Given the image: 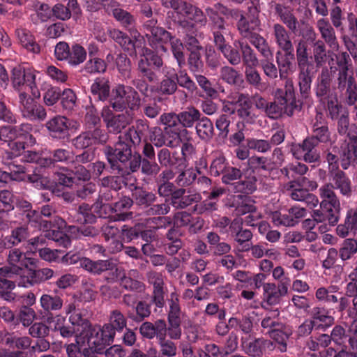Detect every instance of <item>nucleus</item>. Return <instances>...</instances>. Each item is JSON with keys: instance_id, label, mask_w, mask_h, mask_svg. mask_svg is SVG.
<instances>
[{"instance_id": "obj_35", "label": "nucleus", "mask_w": 357, "mask_h": 357, "mask_svg": "<svg viewBox=\"0 0 357 357\" xmlns=\"http://www.w3.org/2000/svg\"><path fill=\"white\" fill-rule=\"evenodd\" d=\"M109 130L113 132H121L131 121V118L123 114L112 116L106 119Z\"/></svg>"}, {"instance_id": "obj_5", "label": "nucleus", "mask_w": 357, "mask_h": 357, "mask_svg": "<svg viewBox=\"0 0 357 357\" xmlns=\"http://www.w3.org/2000/svg\"><path fill=\"white\" fill-rule=\"evenodd\" d=\"M20 109L22 117L31 121H43L47 116L44 107L26 92L19 93Z\"/></svg>"}, {"instance_id": "obj_4", "label": "nucleus", "mask_w": 357, "mask_h": 357, "mask_svg": "<svg viewBox=\"0 0 357 357\" xmlns=\"http://www.w3.org/2000/svg\"><path fill=\"white\" fill-rule=\"evenodd\" d=\"M333 188L331 183L325 184L319 188V195L322 199L320 203L321 211L327 214L328 221L333 225L337 222V214L341 208L340 201Z\"/></svg>"}, {"instance_id": "obj_42", "label": "nucleus", "mask_w": 357, "mask_h": 357, "mask_svg": "<svg viewBox=\"0 0 357 357\" xmlns=\"http://www.w3.org/2000/svg\"><path fill=\"white\" fill-rule=\"evenodd\" d=\"M245 351L253 356H259L262 353L263 348L269 342L263 340H255L243 343Z\"/></svg>"}, {"instance_id": "obj_60", "label": "nucleus", "mask_w": 357, "mask_h": 357, "mask_svg": "<svg viewBox=\"0 0 357 357\" xmlns=\"http://www.w3.org/2000/svg\"><path fill=\"white\" fill-rule=\"evenodd\" d=\"M111 328L115 331H121L126 326L123 315L119 311H113L110 316L109 324Z\"/></svg>"}, {"instance_id": "obj_13", "label": "nucleus", "mask_w": 357, "mask_h": 357, "mask_svg": "<svg viewBox=\"0 0 357 357\" xmlns=\"http://www.w3.org/2000/svg\"><path fill=\"white\" fill-rule=\"evenodd\" d=\"M315 146L316 140L314 138H308L302 144L294 145L291 151L296 159L313 162L319 158V154L314 149Z\"/></svg>"}, {"instance_id": "obj_51", "label": "nucleus", "mask_w": 357, "mask_h": 357, "mask_svg": "<svg viewBox=\"0 0 357 357\" xmlns=\"http://www.w3.org/2000/svg\"><path fill=\"white\" fill-rule=\"evenodd\" d=\"M279 314L277 310L269 312L261 321L262 327L264 328H269V330L276 328L277 327L282 328V324L278 321Z\"/></svg>"}, {"instance_id": "obj_14", "label": "nucleus", "mask_w": 357, "mask_h": 357, "mask_svg": "<svg viewBox=\"0 0 357 357\" xmlns=\"http://www.w3.org/2000/svg\"><path fill=\"white\" fill-rule=\"evenodd\" d=\"M40 305L44 312L43 319L48 324L54 321L52 312L60 310L63 307V300L57 295L44 294L40 298Z\"/></svg>"}, {"instance_id": "obj_39", "label": "nucleus", "mask_w": 357, "mask_h": 357, "mask_svg": "<svg viewBox=\"0 0 357 357\" xmlns=\"http://www.w3.org/2000/svg\"><path fill=\"white\" fill-rule=\"evenodd\" d=\"M223 193V190L220 188L213 190L208 199H206L200 206L197 208L199 213L205 211H213L217 209L216 199Z\"/></svg>"}, {"instance_id": "obj_18", "label": "nucleus", "mask_w": 357, "mask_h": 357, "mask_svg": "<svg viewBox=\"0 0 357 357\" xmlns=\"http://www.w3.org/2000/svg\"><path fill=\"white\" fill-rule=\"evenodd\" d=\"M296 56L298 64L301 70L300 82L301 90L305 88V90L309 87L310 78L308 77L307 68L309 66L308 56L307 53V44L305 41L299 42L296 49Z\"/></svg>"}, {"instance_id": "obj_7", "label": "nucleus", "mask_w": 357, "mask_h": 357, "mask_svg": "<svg viewBox=\"0 0 357 357\" xmlns=\"http://www.w3.org/2000/svg\"><path fill=\"white\" fill-rule=\"evenodd\" d=\"M12 84L15 90L19 93L22 92L23 87H28L35 97H40V93L36 88V75L30 69L21 66L15 67L12 70Z\"/></svg>"}, {"instance_id": "obj_23", "label": "nucleus", "mask_w": 357, "mask_h": 357, "mask_svg": "<svg viewBox=\"0 0 357 357\" xmlns=\"http://www.w3.org/2000/svg\"><path fill=\"white\" fill-rule=\"evenodd\" d=\"M75 218L76 221L80 224L79 226L72 227L73 231H77V237L89 236V226L87 225L89 219V206L88 204L83 203L79 206Z\"/></svg>"}, {"instance_id": "obj_55", "label": "nucleus", "mask_w": 357, "mask_h": 357, "mask_svg": "<svg viewBox=\"0 0 357 357\" xmlns=\"http://www.w3.org/2000/svg\"><path fill=\"white\" fill-rule=\"evenodd\" d=\"M235 105L237 107L236 111L241 117L245 118L249 115L250 102L248 97L242 94L238 95Z\"/></svg>"}, {"instance_id": "obj_48", "label": "nucleus", "mask_w": 357, "mask_h": 357, "mask_svg": "<svg viewBox=\"0 0 357 357\" xmlns=\"http://www.w3.org/2000/svg\"><path fill=\"white\" fill-rule=\"evenodd\" d=\"M109 35L125 50H132L135 48L132 41L121 31L117 29L111 30Z\"/></svg>"}, {"instance_id": "obj_49", "label": "nucleus", "mask_w": 357, "mask_h": 357, "mask_svg": "<svg viewBox=\"0 0 357 357\" xmlns=\"http://www.w3.org/2000/svg\"><path fill=\"white\" fill-rule=\"evenodd\" d=\"M8 169L10 172V176H11L13 181H26L27 174L23 165H16L14 162H10L8 163Z\"/></svg>"}, {"instance_id": "obj_46", "label": "nucleus", "mask_w": 357, "mask_h": 357, "mask_svg": "<svg viewBox=\"0 0 357 357\" xmlns=\"http://www.w3.org/2000/svg\"><path fill=\"white\" fill-rule=\"evenodd\" d=\"M167 78L160 84V91L164 93H173L176 89V73L174 70L167 72Z\"/></svg>"}, {"instance_id": "obj_44", "label": "nucleus", "mask_w": 357, "mask_h": 357, "mask_svg": "<svg viewBox=\"0 0 357 357\" xmlns=\"http://www.w3.org/2000/svg\"><path fill=\"white\" fill-rule=\"evenodd\" d=\"M268 218L272 220L275 226L291 227L295 225L294 218L287 214L282 215L278 211H274L268 213Z\"/></svg>"}, {"instance_id": "obj_40", "label": "nucleus", "mask_w": 357, "mask_h": 357, "mask_svg": "<svg viewBox=\"0 0 357 357\" xmlns=\"http://www.w3.org/2000/svg\"><path fill=\"white\" fill-rule=\"evenodd\" d=\"M200 116L199 112L195 108H189L188 110L178 115V120L185 127H192Z\"/></svg>"}, {"instance_id": "obj_33", "label": "nucleus", "mask_w": 357, "mask_h": 357, "mask_svg": "<svg viewBox=\"0 0 357 357\" xmlns=\"http://www.w3.org/2000/svg\"><path fill=\"white\" fill-rule=\"evenodd\" d=\"M275 36L279 47L285 52L292 51V44L284 28L280 24L274 26Z\"/></svg>"}, {"instance_id": "obj_8", "label": "nucleus", "mask_w": 357, "mask_h": 357, "mask_svg": "<svg viewBox=\"0 0 357 357\" xmlns=\"http://www.w3.org/2000/svg\"><path fill=\"white\" fill-rule=\"evenodd\" d=\"M89 318L86 314H83L81 312L75 311L69 317V322L71 325L55 327V330L59 331L60 335L64 338L71 337L78 333L81 334L84 331L89 332Z\"/></svg>"}, {"instance_id": "obj_11", "label": "nucleus", "mask_w": 357, "mask_h": 357, "mask_svg": "<svg viewBox=\"0 0 357 357\" xmlns=\"http://www.w3.org/2000/svg\"><path fill=\"white\" fill-rule=\"evenodd\" d=\"M27 223L19 224L15 227H13L11 225V230L9 234L6 235L2 242L3 247L7 250L6 253V261H8L10 252H12L13 250H18L22 251L20 248H16L18 245L21 243H24L26 241L29 236V231L28 227L26 225Z\"/></svg>"}, {"instance_id": "obj_15", "label": "nucleus", "mask_w": 357, "mask_h": 357, "mask_svg": "<svg viewBox=\"0 0 357 357\" xmlns=\"http://www.w3.org/2000/svg\"><path fill=\"white\" fill-rule=\"evenodd\" d=\"M349 142L342 154V167L347 169L349 166L357 162V127L351 126L348 133Z\"/></svg>"}, {"instance_id": "obj_50", "label": "nucleus", "mask_w": 357, "mask_h": 357, "mask_svg": "<svg viewBox=\"0 0 357 357\" xmlns=\"http://www.w3.org/2000/svg\"><path fill=\"white\" fill-rule=\"evenodd\" d=\"M50 332V327L43 322H35L29 328V333L33 337H46Z\"/></svg>"}, {"instance_id": "obj_29", "label": "nucleus", "mask_w": 357, "mask_h": 357, "mask_svg": "<svg viewBox=\"0 0 357 357\" xmlns=\"http://www.w3.org/2000/svg\"><path fill=\"white\" fill-rule=\"evenodd\" d=\"M206 11L214 24V29H222L224 23L221 15H226L227 9L218 3L215 5L213 8H207Z\"/></svg>"}, {"instance_id": "obj_64", "label": "nucleus", "mask_w": 357, "mask_h": 357, "mask_svg": "<svg viewBox=\"0 0 357 357\" xmlns=\"http://www.w3.org/2000/svg\"><path fill=\"white\" fill-rule=\"evenodd\" d=\"M226 169L225 158L223 156H218L211 163L210 172L215 176L225 173Z\"/></svg>"}, {"instance_id": "obj_16", "label": "nucleus", "mask_w": 357, "mask_h": 357, "mask_svg": "<svg viewBox=\"0 0 357 357\" xmlns=\"http://www.w3.org/2000/svg\"><path fill=\"white\" fill-rule=\"evenodd\" d=\"M70 126V121L63 116H56L50 119L45 124L50 135L59 139L68 138Z\"/></svg>"}, {"instance_id": "obj_63", "label": "nucleus", "mask_w": 357, "mask_h": 357, "mask_svg": "<svg viewBox=\"0 0 357 357\" xmlns=\"http://www.w3.org/2000/svg\"><path fill=\"white\" fill-rule=\"evenodd\" d=\"M70 47L66 42H59L54 48V56L57 60L67 61L69 56Z\"/></svg>"}, {"instance_id": "obj_45", "label": "nucleus", "mask_w": 357, "mask_h": 357, "mask_svg": "<svg viewBox=\"0 0 357 357\" xmlns=\"http://www.w3.org/2000/svg\"><path fill=\"white\" fill-rule=\"evenodd\" d=\"M35 316L36 312L33 308L28 306H22L17 316H16L17 325L20 323H22L24 326L31 325Z\"/></svg>"}, {"instance_id": "obj_30", "label": "nucleus", "mask_w": 357, "mask_h": 357, "mask_svg": "<svg viewBox=\"0 0 357 357\" xmlns=\"http://www.w3.org/2000/svg\"><path fill=\"white\" fill-rule=\"evenodd\" d=\"M313 324H318L319 326H329L334 321L329 312L324 308L314 307L312 310Z\"/></svg>"}, {"instance_id": "obj_41", "label": "nucleus", "mask_w": 357, "mask_h": 357, "mask_svg": "<svg viewBox=\"0 0 357 357\" xmlns=\"http://www.w3.org/2000/svg\"><path fill=\"white\" fill-rule=\"evenodd\" d=\"M63 109L67 112H71L76 106L77 97L74 91L70 89L61 91L60 96Z\"/></svg>"}, {"instance_id": "obj_61", "label": "nucleus", "mask_w": 357, "mask_h": 357, "mask_svg": "<svg viewBox=\"0 0 357 357\" xmlns=\"http://www.w3.org/2000/svg\"><path fill=\"white\" fill-rule=\"evenodd\" d=\"M0 318L13 329H15L16 326H17V317L8 307H0Z\"/></svg>"}, {"instance_id": "obj_43", "label": "nucleus", "mask_w": 357, "mask_h": 357, "mask_svg": "<svg viewBox=\"0 0 357 357\" xmlns=\"http://www.w3.org/2000/svg\"><path fill=\"white\" fill-rule=\"evenodd\" d=\"M250 43L267 59L272 57V54L266 43V40L260 36L252 33L248 37Z\"/></svg>"}, {"instance_id": "obj_24", "label": "nucleus", "mask_w": 357, "mask_h": 357, "mask_svg": "<svg viewBox=\"0 0 357 357\" xmlns=\"http://www.w3.org/2000/svg\"><path fill=\"white\" fill-rule=\"evenodd\" d=\"M15 34L20 44L28 52L34 54H38L40 52V46L36 41L35 36L29 30L24 28H19L16 29Z\"/></svg>"}, {"instance_id": "obj_20", "label": "nucleus", "mask_w": 357, "mask_h": 357, "mask_svg": "<svg viewBox=\"0 0 357 357\" xmlns=\"http://www.w3.org/2000/svg\"><path fill=\"white\" fill-rule=\"evenodd\" d=\"M263 290V305L266 307L278 303L280 297L287 294L288 289L284 284L277 287L274 283H266Z\"/></svg>"}, {"instance_id": "obj_37", "label": "nucleus", "mask_w": 357, "mask_h": 357, "mask_svg": "<svg viewBox=\"0 0 357 357\" xmlns=\"http://www.w3.org/2000/svg\"><path fill=\"white\" fill-rule=\"evenodd\" d=\"M86 59V50L79 44H74L70 50L68 63L71 66H77Z\"/></svg>"}, {"instance_id": "obj_47", "label": "nucleus", "mask_w": 357, "mask_h": 357, "mask_svg": "<svg viewBox=\"0 0 357 357\" xmlns=\"http://www.w3.org/2000/svg\"><path fill=\"white\" fill-rule=\"evenodd\" d=\"M198 135L203 139H208L213 135V124L208 119H202L197 125Z\"/></svg>"}, {"instance_id": "obj_9", "label": "nucleus", "mask_w": 357, "mask_h": 357, "mask_svg": "<svg viewBox=\"0 0 357 357\" xmlns=\"http://www.w3.org/2000/svg\"><path fill=\"white\" fill-rule=\"evenodd\" d=\"M119 142L114 151L112 156L121 162H125L131 157L130 144H137L140 137L135 129L129 128L124 135H120Z\"/></svg>"}, {"instance_id": "obj_2", "label": "nucleus", "mask_w": 357, "mask_h": 357, "mask_svg": "<svg viewBox=\"0 0 357 357\" xmlns=\"http://www.w3.org/2000/svg\"><path fill=\"white\" fill-rule=\"evenodd\" d=\"M9 259H12L17 261L15 265L21 268L20 274L16 275L17 284L20 287H30L40 284L37 269L29 268V264H33V259L28 258L23 251L13 250L10 252Z\"/></svg>"}, {"instance_id": "obj_57", "label": "nucleus", "mask_w": 357, "mask_h": 357, "mask_svg": "<svg viewBox=\"0 0 357 357\" xmlns=\"http://www.w3.org/2000/svg\"><path fill=\"white\" fill-rule=\"evenodd\" d=\"M279 105L275 102H271L269 105L266 107V114L272 119H276L281 115L283 111L286 112L289 104H282V100L278 99Z\"/></svg>"}, {"instance_id": "obj_56", "label": "nucleus", "mask_w": 357, "mask_h": 357, "mask_svg": "<svg viewBox=\"0 0 357 357\" xmlns=\"http://www.w3.org/2000/svg\"><path fill=\"white\" fill-rule=\"evenodd\" d=\"M0 121L9 124H15L17 123L15 114L6 105L5 102L1 100H0Z\"/></svg>"}, {"instance_id": "obj_6", "label": "nucleus", "mask_w": 357, "mask_h": 357, "mask_svg": "<svg viewBox=\"0 0 357 357\" xmlns=\"http://www.w3.org/2000/svg\"><path fill=\"white\" fill-rule=\"evenodd\" d=\"M162 3L167 8H172L177 14L175 20L181 21V17H186L188 20L195 21V23L204 24L206 18L202 11L191 5H188L181 0H162Z\"/></svg>"}, {"instance_id": "obj_38", "label": "nucleus", "mask_w": 357, "mask_h": 357, "mask_svg": "<svg viewBox=\"0 0 357 357\" xmlns=\"http://www.w3.org/2000/svg\"><path fill=\"white\" fill-rule=\"evenodd\" d=\"M338 252L342 261L350 259L357 252V241L354 238L344 240Z\"/></svg>"}, {"instance_id": "obj_10", "label": "nucleus", "mask_w": 357, "mask_h": 357, "mask_svg": "<svg viewBox=\"0 0 357 357\" xmlns=\"http://www.w3.org/2000/svg\"><path fill=\"white\" fill-rule=\"evenodd\" d=\"M115 335L109 325L103 327L95 326L91 328V351L100 353L107 345L110 344Z\"/></svg>"}, {"instance_id": "obj_31", "label": "nucleus", "mask_w": 357, "mask_h": 357, "mask_svg": "<svg viewBox=\"0 0 357 357\" xmlns=\"http://www.w3.org/2000/svg\"><path fill=\"white\" fill-rule=\"evenodd\" d=\"M5 343L12 349H26L31 344V340L27 336L20 337L14 333L5 337Z\"/></svg>"}, {"instance_id": "obj_3", "label": "nucleus", "mask_w": 357, "mask_h": 357, "mask_svg": "<svg viewBox=\"0 0 357 357\" xmlns=\"http://www.w3.org/2000/svg\"><path fill=\"white\" fill-rule=\"evenodd\" d=\"M17 261L14 259L6 261V264L0 267V297L5 301H11L15 298L13 290L15 288V282L9 279L16 278V275L20 274L21 268L15 265Z\"/></svg>"}, {"instance_id": "obj_27", "label": "nucleus", "mask_w": 357, "mask_h": 357, "mask_svg": "<svg viewBox=\"0 0 357 357\" xmlns=\"http://www.w3.org/2000/svg\"><path fill=\"white\" fill-rule=\"evenodd\" d=\"M270 337L275 340L278 344V348L281 352H284L287 349L286 342L291 334L290 330L282 325V328H273L268 331Z\"/></svg>"}, {"instance_id": "obj_12", "label": "nucleus", "mask_w": 357, "mask_h": 357, "mask_svg": "<svg viewBox=\"0 0 357 357\" xmlns=\"http://www.w3.org/2000/svg\"><path fill=\"white\" fill-rule=\"evenodd\" d=\"M112 107L116 110H121L126 105L134 109L139 104L137 93L132 89L123 86H118L113 91Z\"/></svg>"}, {"instance_id": "obj_32", "label": "nucleus", "mask_w": 357, "mask_h": 357, "mask_svg": "<svg viewBox=\"0 0 357 357\" xmlns=\"http://www.w3.org/2000/svg\"><path fill=\"white\" fill-rule=\"evenodd\" d=\"M292 51L286 52L285 56H281L280 53H278L277 62L280 66V75L281 78H284L289 73H292L293 64L292 61L294 59V54L291 53Z\"/></svg>"}, {"instance_id": "obj_53", "label": "nucleus", "mask_w": 357, "mask_h": 357, "mask_svg": "<svg viewBox=\"0 0 357 357\" xmlns=\"http://www.w3.org/2000/svg\"><path fill=\"white\" fill-rule=\"evenodd\" d=\"M169 302V312L168 320L180 319L181 310L178 304V295L176 292L172 293Z\"/></svg>"}, {"instance_id": "obj_26", "label": "nucleus", "mask_w": 357, "mask_h": 357, "mask_svg": "<svg viewBox=\"0 0 357 357\" xmlns=\"http://www.w3.org/2000/svg\"><path fill=\"white\" fill-rule=\"evenodd\" d=\"M17 139L26 142L27 145L32 146L36 144V139L31 134L33 126L29 123H22L18 126H13Z\"/></svg>"}, {"instance_id": "obj_22", "label": "nucleus", "mask_w": 357, "mask_h": 357, "mask_svg": "<svg viewBox=\"0 0 357 357\" xmlns=\"http://www.w3.org/2000/svg\"><path fill=\"white\" fill-rule=\"evenodd\" d=\"M17 208L20 211L24 222L36 227L41 223V217L39 212L32 209V204L24 199L18 200L16 203Z\"/></svg>"}, {"instance_id": "obj_21", "label": "nucleus", "mask_w": 357, "mask_h": 357, "mask_svg": "<svg viewBox=\"0 0 357 357\" xmlns=\"http://www.w3.org/2000/svg\"><path fill=\"white\" fill-rule=\"evenodd\" d=\"M291 190L289 192L291 197L296 201H304L307 195L308 190H312L317 188L316 182L310 181L303 177L298 182H292L290 185Z\"/></svg>"}, {"instance_id": "obj_28", "label": "nucleus", "mask_w": 357, "mask_h": 357, "mask_svg": "<svg viewBox=\"0 0 357 357\" xmlns=\"http://www.w3.org/2000/svg\"><path fill=\"white\" fill-rule=\"evenodd\" d=\"M317 27L326 42L328 43L331 47L335 48L337 46L336 38L334 30L329 22L324 19H321L317 22Z\"/></svg>"}, {"instance_id": "obj_19", "label": "nucleus", "mask_w": 357, "mask_h": 357, "mask_svg": "<svg viewBox=\"0 0 357 357\" xmlns=\"http://www.w3.org/2000/svg\"><path fill=\"white\" fill-rule=\"evenodd\" d=\"M162 65V61L160 56L156 55L150 50H146L139 61V69L150 81L153 80V74L151 72L152 68H159Z\"/></svg>"}, {"instance_id": "obj_59", "label": "nucleus", "mask_w": 357, "mask_h": 357, "mask_svg": "<svg viewBox=\"0 0 357 357\" xmlns=\"http://www.w3.org/2000/svg\"><path fill=\"white\" fill-rule=\"evenodd\" d=\"M241 47L243 54V61L246 66V68L257 66L258 64V60L255 55L253 54L250 47H249L248 45L241 44Z\"/></svg>"}, {"instance_id": "obj_34", "label": "nucleus", "mask_w": 357, "mask_h": 357, "mask_svg": "<svg viewBox=\"0 0 357 357\" xmlns=\"http://www.w3.org/2000/svg\"><path fill=\"white\" fill-rule=\"evenodd\" d=\"M47 239L54 241L58 246L68 248L71 245L70 236L59 229H50L46 231Z\"/></svg>"}, {"instance_id": "obj_1", "label": "nucleus", "mask_w": 357, "mask_h": 357, "mask_svg": "<svg viewBox=\"0 0 357 357\" xmlns=\"http://www.w3.org/2000/svg\"><path fill=\"white\" fill-rule=\"evenodd\" d=\"M153 21L146 24L148 33L146 35L149 37L150 45L158 52L167 51V45L171 43L172 52L177 60L179 66L184 62L183 46L178 39L172 38L170 33L161 27L153 26Z\"/></svg>"}, {"instance_id": "obj_17", "label": "nucleus", "mask_w": 357, "mask_h": 357, "mask_svg": "<svg viewBox=\"0 0 357 357\" xmlns=\"http://www.w3.org/2000/svg\"><path fill=\"white\" fill-rule=\"evenodd\" d=\"M66 352L68 357H89V333H84L76 335V343L67 346Z\"/></svg>"}, {"instance_id": "obj_54", "label": "nucleus", "mask_w": 357, "mask_h": 357, "mask_svg": "<svg viewBox=\"0 0 357 357\" xmlns=\"http://www.w3.org/2000/svg\"><path fill=\"white\" fill-rule=\"evenodd\" d=\"M61 96V90L59 87L51 86L45 91L43 95V100L45 105L52 106L60 99Z\"/></svg>"}, {"instance_id": "obj_58", "label": "nucleus", "mask_w": 357, "mask_h": 357, "mask_svg": "<svg viewBox=\"0 0 357 357\" xmlns=\"http://www.w3.org/2000/svg\"><path fill=\"white\" fill-rule=\"evenodd\" d=\"M78 280L77 276L66 273L60 276L55 282V285L60 289H66L74 285Z\"/></svg>"}, {"instance_id": "obj_52", "label": "nucleus", "mask_w": 357, "mask_h": 357, "mask_svg": "<svg viewBox=\"0 0 357 357\" xmlns=\"http://www.w3.org/2000/svg\"><path fill=\"white\" fill-rule=\"evenodd\" d=\"M91 91L94 94H98L100 100H104L109 94V86L107 81L104 79H98L92 85Z\"/></svg>"}, {"instance_id": "obj_25", "label": "nucleus", "mask_w": 357, "mask_h": 357, "mask_svg": "<svg viewBox=\"0 0 357 357\" xmlns=\"http://www.w3.org/2000/svg\"><path fill=\"white\" fill-rule=\"evenodd\" d=\"M331 180L335 188L339 190L342 195L350 196L351 193V181L342 171L331 173Z\"/></svg>"}, {"instance_id": "obj_36", "label": "nucleus", "mask_w": 357, "mask_h": 357, "mask_svg": "<svg viewBox=\"0 0 357 357\" xmlns=\"http://www.w3.org/2000/svg\"><path fill=\"white\" fill-rule=\"evenodd\" d=\"M275 96L277 99H281L282 104H289L291 107L295 105V97L293 82L291 79H287L285 83V94L281 89L275 91Z\"/></svg>"}, {"instance_id": "obj_62", "label": "nucleus", "mask_w": 357, "mask_h": 357, "mask_svg": "<svg viewBox=\"0 0 357 357\" xmlns=\"http://www.w3.org/2000/svg\"><path fill=\"white\" fill-rule=\"evenodd\" d=\"M14 196L13 194L6 190L0 191V202L2 204L1 206L6 212L11 211L14 209Z\"/></svg>"}]
</instances>
